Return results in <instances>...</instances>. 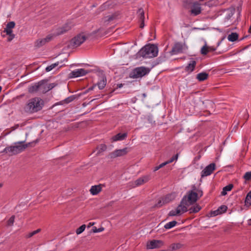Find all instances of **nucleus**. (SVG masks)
Returning <instances> with one entry per match:
<instances>
[{"label":"nucleus","instance_id":"de8ad7c7","mask_svg":"<svg viewBox=\"0 0 251 251\" xmlns=\"http://www.w3.org/2000/svg\"><path fill=\"white\" fill-rule=\"evenodd\" d=\"M101 147H102V150H105L106 148V146L104 145H102Z\"/></svg>","mask_w":251,"mask_h":251},{"label":"nucleus","instance_id":"8fccbe9b","mask_svg":"<svg viewBox=\"0 0 251 251\" xmlns=\"http://www.w3.org/2000/svg\"><path fill=\"white\" fill-rule=\"evenodd\" d=\"M249 32L250 33H251V26H250V28H249Z\"/></svg>","mask_w":251,"mask_h":251},{"label":"nucleus","instance_id":"c03bdc74","mask_svg":"<svg viewBox=\"0 0 251 251\" xmlns=\"http://www.w3.org/2000/svg\"><path fill=\"white\" fill-rule=\"evenodd\" d=\"M74 99H75L74 96H72L68 97L67 98L65 99L64 101H65L66 103H69V102L72 101L73 100H74Z\"/></svg>","mask_w":251,"mask_h":251},{"label":"nucleus","instance_id":"9d476101","mask_svg":"<svg viewBox=\"0 0 251 251\" xmlns=\"http://www.w3.org/2000/svg\"><path fill=\"white\" fill-rule=\"evenodd\" d=\"M188 49L185 44L176 43L172 48L171 52L172 54H176L185 52Z\"/></svg>","mask_w":251,"mask_h":251},{"label":"nucleus","instance_id":"ea45409f","mask_svg":"<svg viewBox=\"0 0 251 251\" xmlns=\"http://www.w3.org/2000/svg\"><path fill=\"white\" fill-rule=\"evenodd\" d=\"M243 177L246 180H250L251 179V172H246Z\"/></svg>","mask_w":251,"mask_h":251},{"label":"nucleus","instance_id":"cd10ccee","mask_svg":"<svg viewBox=\"0 0 251 251\" xmlns=\"http://www.w3.org/2000/svg\"><path fill=\"white\" fill-rule=\"evenodd\" d=\"M238 39V34L235 32H232L227 36V39L229 41L234 42Z\"/></svg>","mask_w":251,"mask_h":251},{"label":"nucleus","instance_id":"f03ea898","mask_svg":"<svg viewBox=\"0 0 251 251\" xmlns=\"http://www.w3.org/2000/svg\"><path fill=\"white\" fill-rule=\"evenodd\" d=\"M158 49L154 44H148L143 47L138 52V56L145 58L154 57L157 56Z\"/></svg>","mask_w":251,"mask_h":251},{"label":"nucleus","instance_id":"4be33fe9","mask_svg":"<svg viewBox=\"0 0 251 251\" xmlns=\"http://www.w3.org/2000/svg\"><path fill=\"white\" fill-rule=\"evenodd\" d=\"M196 64L197 63L195 60H191L185 68V72L188 73L192 72L195 68Z\"/></svg>","mask_w":251,"mask_h":251},{"label":"nucleus","instance_id":"4c0bfd02","mask_svg":"<svg viewBox=\"0 0 251 251\" xmlns=\"http://www.w3.org/2000/svg\"><path fill=\"white\" fill-rule=\"evenodd\" d=\"M86 228L85 225H82L76 230V233L78 235L82 233Z\"/></svg>","mask_w":251,"mask_h":251},{"label":"nucleus","instance_id":"bb28decb","mask_svg":"<svg viewBox=\"0 0 251 251\" xmlns=\"http://www.w3.org/2000/svg\"><path fill=\"white\" fill-rule=\"evenodd\" d=\"M233 186L232 184H228L225 187H224L223 189V190L221 192V195L222 196H225L227 194V192L230 191L232 189Z\"/></svg>","mask_w":251,"mask_h":251},{"label":"nucleus","instance_id":"09e8293b","mask_svg":"<svg viewBox=\"0 0 251 251\" xmlns=\"http://www.w3.org/2000/svg\"><path fill=\"white\" fill-rule=\"evenodd\" d=\"M248 224L251 225V219L248 220Z\"/></svg>","mask_w":251,"mask_h":251},{"label":"nucleus","instance_id":"4468645a","mask_svg":"<svg viewBox=\"0 0 251 251\" xmlns=\"http://www.w3.org/2000/svg\"><path fill=\"white\" fill-rule=\"evenodd\" d=\"M88 73V71L85 70L84 69L80 68L75 69L73 71H72L70 74L69 76L71 78L77 77L85 75Z\"/></svg>","mask_w":251,"mask_h":251},{"label":"nucleus","instance_id":"e433bc0d","mask_svg":"<svg viewBox=\"0 0 251 251\" xmlns=\"http://www.w3.org/2000/svg\"><path fill=\"white\" fill-rule=\"evenodd\" d=\"M178 154H176L175 155H174V156H173L169 160H168V161H167L166 162H164L166 164V165L168 164H170V163L173 162L174 161H176L177 160V159H178Z\"/></svg>","mask_w":251,"mask_h":251},{"label":"nucleus","instance_id":"c756f323","mask_svg":"<svg viewBox=\"0 0 251 251\" xmlns=\"http://www.w3.org/2000/svg\"><path fill=\"white\" fill-rule=\"evenodd\" d=\"M245 205L247 206L251 205V191H250L246 196L245 201Z\"/></svg>","mask_w":251,"mask_h":251},{"label":"nucleus","instance_id":"603ef678","mask_svg":"<svg viewBox=\"0 0 251 251\" xmlns=\"http://www.w3.org/2000/svg\"><path fill=\"white\" fill-rule=\"evenodd\" d=\"M121 85H122V84H121V85L119 86V87H121Z\"/></svg>","mask_w":251,"mask_h":251},{"label":"nucleus","instance_id":"f3484780","mask_svg":"<svg viewBox=\"0 0 251 251\" xmlns=\"http://www.w3.org/2000/svg\"><path fill=\"white\" fill-rule=\"evenodd\" d=\"M201 9L200 4L198 2L193 3L191 6V14L197 16L201 13Z\"/></svg>","mask_w":251,"mask_h":251},{"label":"nucleus","instance_id":"79ce46f5","mask_svg":"<svg viewBox=\"0 0 251 251\" xmlns=\"http://www.w3.org/2000/svg\"><path fill=\"white\" fill-rule=\"evenodd\" d=\"M14 216H11L7 222V225L10 226L13 225L14 222Z\"/></svg>","mask_w":251,"mask_h":251},{"label":"nucleus","instance_id":"864d4df0","mask_svg":"<svg viewBox=\"0 0 251 251\" xmlns=\"http://www.w3.org/2000/svg\"><path fill=\"white\" fill-rule=\"evenodd\" d=\"M121 85H122V84H121V85L119 86V87H121Z\"/></svg>","mask_w":251,"mask_h":251},{"label":"nucleus","instance_id":"a18cd8bd","mask_svg":"<svg viewBox=\"0 0 251 251\" xmlns=\"http://www.w3.org/2000/svg\"><path fill=\"white\" fill-rule=\"evenodd\" d=\"M208 52L211 51H213L216 50V49L213 47H209L208 46Z\"/></svg>","mask_w":251,"mask_h":251},{"label":"nucleus","instance_id":"72a5a7b5","mask_svg":"<svg viewBox=\"0 0 251 251\" xmlns=\"http://www.w3.org/2000/svg\"><path fill=\"white\" fill-rule=\"evenodd\" d=\"M59 65V62H57L56 63H53L50 66H47L46 68V71L47 72H49L51 71L53 69L57 67Z\"/></svg>","mask_w":251,"mask_h":251},{"label":"nucleus","instance_id":"2eb2a0df","mask_svg":"<svg viewBox=\"0 0 251 251\" xmlns=\"http://www.w3.org/2000/svg\"><path fill=\"white\" fill-rule=\"evenodd\" d=\"M215 163H211L207 166L201 172V177L206 176L210 175L213 171L215 169Z\"/></svg>","mask_w":251,"mask_h":251},{"label":"nucleus","instance_id":"7ed1b4c3","mask_svg":"<svg viewBox=\"0 0 251 251\" xmlns=\"http://www.w3.org/2000/svg\"><path fill=\"white\" fill-rule=\"evenodd\" d=\"M202 195L203 192L201 189L194 188L193 190L188 191L182 200L190 206L195 203Z\"/></svg>","mask_w":251,"mask_h":251},{"label":"nucleus","instance_id":"aec40b11","mask_svg":"<svg viewBox=\"0 0 251 251\" xmlns=\"http://www.w3.org/2000/svg\"><path fill=\"white\" fill-rule=\"evenodd\" d=\"M73 26V25L71 23H66L62 27L58 29L57 34L59 35L65 33L66 32L71 29Z\"/></svg>","mask_w":251,"mask_h":251},{"label":"nucleus","instance_id":"b1692460","mask_svg":"<svg viewBox=\"0 0 251 251\" xmlns=\"http://www.w3.org/2000/svg\"><path fill=\"white\" fill-rule=\"evenodd\" d=\"M115 19V16L113 15H109L103 18L102 22L103 25H107L110 22Z\"/></svg>","mask_w":251,"mask_h":251},{"label":"nucleus","instance_id":"ddd939ff","mask_svg":"<svg viewBox=\"0 0 251 251\" xmlns=\"http://www.w3.org/2000/svg\"><path fill=\"white\" fill-rule=\"evenodd\" d=\"M163 244V242L161 240H152L147 243V248L148 249L159 248L162 247Z\"/></svg>","mask_w":251,"mask_h":251},{"label":"nucleus","instance_id":"c85d7f7f","mask_svg":"<svg viewBox=\"0 0 251 251\" xmlns=\"http://www.w3.org/2000/svg\"><path fill=\"white\" fill-rule=\"evenodd\" d=\"M208 77V74L206 73H201L197 75V78L200 81L206 79Z\"/></svg>","mask_w":251,"mask_h":251},{"label":"nucleus","instance_id":"c9c22d12","mask_svg":"<svg viewBox=\"0 0 251 251\" xmlns=\"http://www.w3.org/2000/svg\"><path fill=\"white\" fill-rule=\"evenodd\" d=\"M182 247V245L180 243H174L170 246L172 250H176L180 249Z\"/></svg>","mask_w":251,"mask_h":251},{"label":"nucleus","instance_id":"a19ab883","mask_svg":"<svg viewBox=\"0 0 251 251\" xmlns=\"http://www.w3.org/2000/svg\"><path fill=\"white\" fill-rule=\"evenodd\" d=\"M93 231L94 233H98V232H100L104 230L103 227H100L99 228H97L96 226H94L92 228Z\"/></svg>","mask_w":251,"mask_h":251},{"label":"nucleus","instance_id":"6e6552de","mask_svg":"<svg viewBox=\"0 0 251 251\" xmlns=\"http://www.w3.org/2000/svg\"><path fill=\"white\" fill-rule=\"evenodd\" d=\"M151 179V175H147L138 178L134 181L129 183V185L132 188H135L148 182Z\"/></svg>","mask_w":251,"mask_h":251},{"label":"nucleus","instance_id":"393cba45","mask_svg":"<svg viewBox=\"0 0 251 251\" xmlns=\"http://www.w3.org/2000/svg\"><path fill=\"white\" fill-rule=\"evenodd\" d=\"M41 87V85H40V82H39L38 83L30 86L28 88V91L30 93L39 92V88Z\"/></svg>","mask_w":251,"mask_h":251},{"label":"nucleus","instance_id":"6ab92c4d","mask_svg":"<svg viewBox=\"0 0 251 251\" xmlns=\"http://www.w3.org/2000/svg\"><path fill=\"white\" fill-rule=\"evenodd\" d=\"M127 136L126 133H119L111 137V140L112 142H117L119 141H123L125 140Z\"/></svg>","mask_w":251,"mask_h":251},{"label":"nucleus","instance_id":"a211bd4d","mask_svg":"<svg viewBox=\"0 0 251 251\" xmlns=\"http://www.w3.org/2000/svg\"><path fill=\"white\" fill-rule=\"evenodd\" d=\"M103 186V185L101 184L92 186L90 192L93 196L97 195L101 191Z\"/></svg>","mask_w":251,"mask_h":251},{"label":"nucleus","instance_id":"f257e3e1","mask_svg":"<svg viewBox=\"0 0 251 251\" xmlns=\"http://www.w3.org/2000/svg\"><path fill=\"white\" fill-rule=\"evenodd\" d=\"M44 102L40 98H33L29 99L25 106L24 110L28 113H34L42 109Z\"/></svg>","mask_w":251,"mask_h":251},{"label":"nucleus","instance_id":"39448f33","mask_svg":"<svg viewBox=\"0 0 251 251\" xmlns=\"http://www.w3.org/2000/svg\"><path fill=\"white\" fill-rule=\"evenodd\" d=\"M189 206L182 200H181L180 204L175 209H173L169 212L170 216H180L188 211Z\"/></svg>","mask_w":251,"mask_h":251},{"label":"nucleus","instance_id":"412c9836","mask_svg":"<svg viewBox=\"0 0 251 251\" xmlns=\"http://www.w3.org/2000/svg\"><path fill=\"white\" fill-rule=\"evenodd\" d=\"M138 16L139 18V21L140 22V27L142 28L144 27V19L145 15L143 9L140 8L137 12Z\"/></svg>","mask_w":251,"mask_h":251},{"label":"nucleus","instance_id":"5701e85b","mask_svg":"<svg viewBox=\"0 0 251 251\" xmlns=\"http://www.w3.org/2000/svg\"><path fill=\"white\" fill-rule=\"evenodd\" d=\"M227 207L226 205H223L220 206L217 210L212 212V215L216 216L219 214H222L226 212L227 210Z\"/></svg>","mask_w":251,"mask_h":251},{"label":"nucleus","instance_id":"f8f14e48","mask_svg":"<svg viewBox=\"0 0 251 251\" xmlns=\"http://www.w3.org/2000/svg\"><path fill=\"white\" fill-rule=\"evenodd\" d=\"M129 150L127 148H125L122 149L116 150L110 153V156L111 158H114L117 157L124 156L127 153Z\"/></svg>","mask_w":251,"mask_h":251},{"label":"nucleus","instance_id":"20e7f679","mask_svg":"<svg viewBox=\"0 0 251 251\" xmlns=\"http://www.w3.org/2000/svg\"><path fill=\"white\" fill-rule=\"evenodd\" d=\"M28 144H25L24 141L16 142L12 145L6 147L2 152L10 156L16 155L23 151L28 147Z\"/></svg>","mask_w":251,"mask_h":251},{"label":"nucleus","instance_id":"a878e982","mask_svg":"<svg viewBox=\"0 0 251 251\" xmlns=\"http://www.w3.org/2000/svg\"><path fill=\"white\" fill-rule=\"evenodd\" d=\"M201 207L199 204H196L188 209L190 213H196L198 212Z\"/></svg>","mask_w":251,"mask_h":251},{"label":"nucleus","instance_id":"3c124183","mask_svg":"<svg viewBox=\"0 0 251 251\" xmlns=\"http://www.w3.org/2000/svg\"><path fill=\"white\" fill-rule=\"evenodd\" d=\"M2 186V184L0 183V187H1Z\"/></svg>","mask_w":251,"mask_h":251},{"label":"nucleus","instance_id":"37998d69","mask_svg":"<svg viewBox=\"0 0 251 251\" xmlns=\"http://www.w3.org/2000/svg\"><path fill=\"white\" fill-rule=\"evenodd\" d=\"M165 165H166V164L165 163V162H163V163L160 164L159 165L155 167L154 168L153 171L154 172L157 171V170H158L160 168L163 167Z\"/></svg>","mask_w":251,"mask_h":251},{"label":"nucleus","instance_id":"423d86ee","mask_svg":"<svg viewBox=\"0 0 251 251\" xmlns=\"http://www.w3.org/2000/svg\"><path fill=\"white\" fill-rule=\"evenodd\" d=\"M15 23L14 22H10L8 23L6 25V27L3 30L2 33H1V36L5 37V35L3 34V33H5L6 35H8L7 41L8 42L11 41L15 37V35L13 33L12 29L15 27Z\"/></svg>","mask_w":251,"mask_h":251},{"label":"nucleus","instance_id":"9b49d317","mask_svg":"<svg viewBox=\"0 0 251 251\" xmlns=\"http://www.w3.org/2000/svg\"><path fill=\"white\" fill-rule=\"evenodd\" d=\"M53 38V35L51 34H49L47 35L45 38L39 39L37 40L34 43V45L35 47L37 48H40L44 45H45L46 43H48L50 41H51Z\"/></svg>","mask_w":251,"mask_h":251},{"label":"nucleus","instance_id":"dca6fc26","mask_svg":"<svg viewBox=\"0 0 251 251\" xmlns=\"http://www.w3.org/2000/svg\"><path fill=\"white\" fill-rule=\"evenodd\" d=\"M40 85L42 87L39 88V92L42 93H46L54 87L52 84H48L47 82L44 81H40Z\"/></svg>","mask_w":251,"mask_h":251},{"label":"nucleus","instance_id":"f704fd0d","mask_svg":"<svg viewBox=\"0 0 251 251\" xmlns=\"http://www.w3.org/2000/svg\"><path fill=\"white\" fill-rule=\"evenodd\" d=\"M208 52V46L205 44L201 48V53L202 55H206Z\"/></svg>","mask_w":251,"mask_h":251},{"label":"nucleus","instance_id":"1a4fd4ad","mask_svg":"<svg viewBox=\"0 0 251 251\" xmlns=\"http://www.w3.org/2000/svg\"><path fill=\"white\" fill-rule=\"evenodd\" d=\"M86 39V37L84 34H79L72 39L71 44L74 47H77L82 44Z\"/></svg>","mask_w":251,"mask_h":251},{"label":"nucleus","instance_id":"0eeeda50","mask_svg":"<svg viewBox=\"0 0 251 251\" xmlns=\"http://www.w3.org/2000/svg\"><path fill=\"white\" fill-rule=\"evenodd\" d=\"M150 72V70L144 67H137L134 69L133 71L131 73L130 76L131 78H137L141 77L147 74Z\"/></svg>","mask_w":251,"mask_h":251},{"label":"nucleus","instance_id":"49530a36","mask_svg":"<svg viewBox=\"0 0 251 251\" xmlns=\"http://www.w3.org/2000/svg\"><path fill=\"white\" fill-rule=\"evenodd\" d=\"M94 224H95V223H89V225H88V227H90L91 226H93V225H94Z\"/></svg>","mask_w":251,"mask_h":251},{"label":"nucleus","instance_id":"2f4dec72","mask_svg":"<svg viewBox=\"0 0 251 251\" xmlns=\"http://www.w3.org/2000/svg\"><path fill=\"white\" fill-rule=\"evenodd\" d=\"M106 80L104 78H102L98 83V86L100 89L101 90L105 86Z\"/></svg>","mask_w":251,"mask_h":251},{"label":"nucleus","instance_id":"5fc2aeb1","mask_svg":"<svg viewBox=\"0 0 251 251\" xmlns=\"http://www.w3.org/2000/svg\"><path fill=\"white\" fill-rule=\"evenodd\" d=\"M121 85H122V84H121V85L119 86V87H121Z\"/></svg>","mask_w":251,"mask_h":251},{"label":"nucleus","instance_id":"7c9ffc66","mask_svg":"<svg viewBox=\"0 0 251 251\" xmlns=\"http://www.w3.org/2000/svg\"><path fill=\"white\" fill-rule=\"evenodd\" d=\"M177 222L176 221H173L167 223L165 226L164 227L166 229H170L176 226Z\"/></svg>","mask_w":251,"mask_h":251},{"label":"nucleus","instance_id":"473e14b6","mask_svg":"<svg viewBox=\"0 0 251 251\" xmlns=\"http://www.w3.org/2000/svg\"><path fill=\"white\" fill-rule=\"evenodd\" d=\"M168 197V196H167L166 198H165L164 199H163V200H159L157 203L155 204V206L157 207H160L165 203L168 202L169 201L167 200Z\"/></svg>","mask_w":251,"mask_h":251},{"label":"nucleus","instance_id":"58836bf2","mask_svg":"<svg viewBox=\"0 0 251 251\" xmlns=\"http://www.w3.org/2000/svg\"><path fill=\"white\" fill-rule=\"evenodd\" d=\"M41 231V229L40 228L37 229V230H35L32 232H31L29 233L27 235L26 237L27 238H30L33 236V235H35L36 234L39 233Z\"/></svg>","mask_w":251,"mask_h":251}]
</instances>
